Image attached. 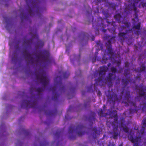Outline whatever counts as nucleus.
<instances>
[{"label": "nucleus", "mask_w": 146, "mask_h": 146, "mask_svg": "<svg viewBox=\"0 0 146 146\" xmlns=\"http://www.w3.org/2000/svg\"><path fill=\"white\" fill-rule=\"evenodd\" d=\"M86 128V127L82 124L77 125L76 128L74 126H70L68 130L69 139L71 140L76 139V136L73 135V133L75 132L79 136H82L85 134Z\"/></svg>", "instance_id": "2"}, {"label": "nucleus", "mask_w": 146, "mask_h": 146, "mask_svg": "<svg viewBox=\"0 0 146 146\" xmlns=\"http://www.w3.org/2000/svg\"><path fill=\"white\" fill-rule=\"evenodd\" d=\"M129 63L128 62H126L125 63V66L126 67H128L129 66Z\"/></svg>", "instance_id": "47"}, {"label": "nucleus", "mask_w": 146, "mask_h": 146, "mask_svg": "<svg viewBox=\"0 0 146 146\" xmlns=\"http://www.w3.org/2000/svg\"><path fill=\"white\" fill-rule=\"evenodd\" d=\"M92 86L93 85H92L88 88V91L90 92L91 90L93 91Z\"/></svg>", "instance_id": "44"}, {"label": "nucleus", "mask_w": 146, "mask_h": 146, "mask_svg": "<svg viewBox=\"0 0 146 146\" xmlns=\"http://www.w3.org/2000/svg\"><path fill=\"white\" fill-rule=\"evenodd\" d=\"M95 1L98 3H100L101 2L104 1L105 0H95Z\"/></svg>", "instance_id": "50"}, {"label": "nucleus", "mask_w": 146, "mask_h": 146, "mask_svg": "<svg viewBox=\"0 0 146 146\" xmlns=\"http://www.w3.org/2000/svg\"><path fill=\"white\" fill-rule=\"evenodd\" d=\"M141 0H133V3H131V4L128 5L126 7L129 10L132 11L133 10L135 17L138 18V13L139 11L137 10V8L136 6L137 5L138 3Z\"/></svg>", "instance_id": "8"}, {"label": "nucleus", "mask_w": 146, "mask_h": 146, "mask_svg": "<svg viewBox=\"0 0 146 146\" xmlns=\"http://www.w3.org/2000/svg\"><path fill=\"white\" fill-rule=\"evenodd\" d=\"M25 133L26 135H29V132L27 130H25Z\"/></svg>", "instance_id": "51"}, {"label": "nucleus", "mask_w": 146, "mask_h": 146, "mask_svg": "<svg viewBox=\"0 0 146 146\" xmlns=\"http://www.w3.org/2000/svg\"><path fill=\"white\" fill-rule=\"evenodd\" d=\"M93 131V138L95 139L97 137V135H98L100 134V132L96 127H94L92 130Z\"/></svg>", "instance_id": "21"}, {"label": "nucleus", "mask_w": 146, "mask_h": 146, "mask_svg": "<svg viewBox=\"0 0 146 146\" xmlns=\"http://www.w3.org/2000/svg\"><path fill=\"white\" fill-rule=\"evenodd\" d=\"M108 58H103L102 59V62L103 63H105L108 60Z\"/></svg>", "instance_id": "43"}, {"label": "nucleus", "mask_w": 146, "mask_h": 146, "mask_svg": "<svg viewBox=\"0 0 146 146\" xmlns=\"http://www.w3.org/2000/svg\"><path fill=\"white\" fill-rule=\"evenodd\" d=\"M102 31L104 33H105L106 31V30L105 29L104 27L102 28Z\"/></svg>", "instance_id": "56"}, {"label": "nucleus", "mask_w": 146, "mask_h": 146, "mask_svg": "<svg viewBox=\"0 0 146 146\" xmlns=\"http://www.w3.org/2000/svg\"><path fill=\"white\" fill-rule=\"evenodd\" d=\"M31 36V38L29 39L26 40L24 39L23 40V44H25L26 46L30 47L32 44L33 40L34 39H38V36L36 32L35 33H30Z\"/></svg>", "instance_id": "10"}, {"label": "nucleus", "mask_w": 146, "mask_h": 146, "mask_svg": "<svg viewBox=\"0 0 146 146\" xmlns=\"http://www.w3.org/2000/svg\"><path fill=\"white\" fill-rule=\"evenodd\" d=\"M92 40H94V37L92 38Z\"/></svg>", "instance_id": "63"}, {"label": "nucleus", "mask_w": 146, "mask_h": 146, "mask_svg": "<svg viewBox=\"0 0 146 146\" xmlns=\"http://www.w3.org/2000/svg\"><path fill=\"white\" fill-rule=\"evenodd\" d=\"M143 105L142 108V111L143 112H146V103H143Z\"/></svg>", "instance_id": "36"}, {"label": "nucleus", "mask_w": 146, "mask_h": 146, "mask_svg": "<svg viewBox=\"0 0 146 146\" xmlns=\"http://www.w3.org/2000/svg\"><path fill=\"white\" fill-rule=\"evenodd\" d=\"M145 69V66H141L139 69H138V71L139 72H141L142 71H144Z\"/></svg>", "instance_id": "34"}, {"label": "nucleus", "mask_w": 146, "mask_h": 146, "mask_svg": "<svg viewBox=\"0 0 146 146\" xmlns=\"http://www.w3.org/2000/svg\"><path fill=\"white\" fill-rule=\"evenodd\" d=\"M61 131L58 132L57 131L56 132V133L54 134V136L57 137L58 138L60 136V135L61 134Z\"/></svg>", "instance_id": "37"}, {"label": "nucleus", "mask_w": 146, "mask_h": 146, "mask_svg": "<svg viewBox=\"0 0 146 146\" xmlns=\"http://www.w3.org/2000/svg\"><path fill=\"white\" fill-rule=\"evenodd\" d=\"M97 94L98 96H100L101 95H102V93L100 91H98L97 93Z\"/></svg>", "instance_id": "52"}, {"label": "nucleus", "mask_w": 146, "mask_h": 146, "mask_svg": "<svg viewBox=\"0 0 146 146\" xmlns=\"http://www.w3.org/2000/svg\"><path fill=\"white\" fill-rule=\"evenodd\" d=\"M129 82V80L128 79V78L127 79H124L123 78L122 80V85L124 86V87H123L122 88L123 90L121 92V94H123L124 92V90L125 88V87H126L128 84Z\"/></svg>", "instance_id": "17"}, {"label": "nucleus", "mask_w": 146, "mask_h": 146, "mask_svg": "<svg viewBox=\"0 0 146 146\" xmlns=\"http://www.w3.org/2000/svg\"><path fill=\"white\" fill-rule=\"evenodd\" d=\"M62 79L61 76H57L54 80L55 83L54 86L50 88V89L53 93L52 99L53 101H57L59 96V94L56 92L57 87H59V90L61 93L65 92L66 90V87L65 85H63L62 82Z\"/></svg>", "instance_id": "1"}, {"label": "nucleus", "mask_w": 146, "mask_h": 146, "mask_svg": "<svg viewBox=\"0 0 146 146\" xmlns=\"http://www.w3.org/2000/svg\"><path fill=\"white\" fill-rule=\"evenodd\" d=\"M109 7H111L113 9H115V8L116 5L113 3H109Z\"/></svg>", "instance_id": "29"}, {"label": "nucleus", "mask_w": 146, "mask_h": 146, "mask_svg": "<svg viewBox=\"0 0 146 146\" xmlns=\"http://www.w3.org/2000/svg\"><path fill=\"white\" fill-rule=\"evenodd\" d=\"M100 70L99 71V75L100 77L98 79H95V82L94 85H98L100 82L102 83L104 80V77L105 76L106 72L108 70V68L105 65L100 66Z\"/></svg>", "instance_id": "6"}, {"label": "nucleus", "mask_w": 146, "mask_h": 146, "mask_svg": "<svg viewBox=\"0 0 146 146\" xmlns=\"http://www.w3.org/2000/svg\"><path fill=\"white\" fill-rule=\"evenodd\" d=\"M38 43L39 46H43L44 45V42L41 40H38Z\"/></svg>", "instance_id": "38"}, {"label": "nucleus", "mask_w": 146, "mask_h": 146, "mask_svg": "<svg viewBox=\"0 0 146 146\" xmlns=\"http://www.w3.org/2000/svg\"><path fill=\"white\" fill-rule=\"evenodd\" d=\"M125 99L127 102L131 105H132L134 107V109H129V113L130 114L134 113L136 111L137 106L135 102L131 101L129 99L130 98V92L129 91H127L125 92Z\"/></svg>", "instance_id": "9"}, {"label": "nucleus", "mask_w": 146, "mask_h": 146, "mask_svg": "<svg viewBox=\"0 0 146 146\" xmlns=\"http://www.w3.org/2000/svg\"><path fill=\"white\" fill-rule=\"evenodd\" d=\"M118 146H123V145H122L120 144V145H119Z\"/></svg>", "instance_id": "64"}, {"label": "nucleus", "mask_w": 146, "mask_h": 146, "mask_svg": "<svg viewBox=\"0 0 146 146\" xmlns=\"http://www.w3.org/2000/svg\"><path fill=\"white\" fill-rule=\"evenodd\" d=\"M112 72V73H113V75H114V76H115V73L117 72V69L115 67H112L110 68Z\"/></svg>", "instance_id": "28"}, {"label": "nucleus", "mask_w": 146, "mask_h": 146, "mask_svg": "<svg viewBox=\"0 0 146 146\" xmlns=\"http://www.w3.org/2000/svg\"><path fill=\"white\" fill-rule=\"evenodd\" d=\"M124 124L123 123H120V128L122 127H123V125Z\"/></svg>", "instance_id": "57"}, {"label": "nucleus", "mask_w": 146, "mask_h": 146, "mask_svg": "<svg viewBox=\"0 0 146 146\" xmlns=\"http://www.w3.org/2000/svg\"><path fill=\"white\" fill-rule=\"evenodd\" d=\"M132 28L134 29L139 30L140 28V23H139L137 25L133 26Z\"/></svg>", "instance_id": "30"}, {"label": "nucleus", "mask_w": 146, "mask_h": 146, "mask_svg": "<svg viewBox=\"0 0 146 146\" xmlns=\"http://www.w3.org/2000/svg\"><path fill=\"white\" fill-rule=\"evenodd\" d=\"M28 6V11L30 16L35 13L34 10L36 9V14L39 16V13L41 11V9L38 6L37 3L39 0H25Z\"/></svg>", "instance_id": "3"}, {"label": "nucleus", "mask_w": 146, "mask_h": 146, "mask_svg": "<svg viewBox=\"0 0 146 146\" xmlns=\"http://www.w3.org/2000/svg\"><path fill=\"white\" fill-rule=\"evenodd\" d=\"M82 35L83 36L84 38H86V37H87V38H88V34L87 33H85L83 32L82 33Z\"/></svg>", "instance_id": "42"}, {"label": "nucleus", "mask_w": 146, "mask_h": 146, "mask_svg": "<svg viewBox=\"0 0 146 146\" xmlns=\"http://www.w3.org/2000/svg\"><path fill=\"white\" fill-rule=\"evenodd\" d=\"M99 29L97 27H96L95 30V33L97 35L99 34Z\"/></svg>", "instance_id": "46"}, {"label": "nucleus", "mask_w": 146, "mask_h": 146, "mask_svg": "<svg viewBox=\"0 0 146 146\" xmlns=\"http://www.w3.org/2000/svg\"><path fill=\"white\" fill-rule=\"evenodd\" d=\"M50 53L49 52L46 50H44L41 54L37 55L36 56L38 58H41L44 62L46 61L48 62L49 61V57Z\"/></svg>", "instance_id": "12"}, {"label": "nucleus", "mask_w": 146, "mask_h": 146, "mask_svg": "<svg viewBox=\"0 0 146 146\" xmlns=\"http://www.w3.org/2000/svg\"><path fill=\"white\" fill-rule=\"evenodd\" d=\"M129 69H126L125 70L124 75L125 76L127 77L130 74V73L129 72Z\"/></svg>", "instance_id": "33"}, {"label": "nucleus", "mask_w": 146, "mask_h": 146, "mask_svg": "<svg viewBox=\"0 0 146 146\" xmlns=\"http://www.w3.org/2000/svg\"><path fill=\"white\" fill-rule=\"evenodd\" d=\"M105 17L107 18L109 17L108 16L107 14H106L105 15Z\"/></svg>", "instance_id": "61"}, {"label": "nucleus", "mask_w": 146, "mask_h": 146, "mask_svg": "<svg viewBox=\"0 0 146 146\" xmlns=\"http://www.w3.org/2000/svg\"><path fill=\"white\" fill-rule=\"evenodd\" d=\"M44 89V88H31L30 89V92L31 93H32L34 90L37 92L38 94H39L41 92H43Z\"/></svg>", "instance_id": "19"}, {"label": "nucleus", "mask_w": 146, "mask_h": 146, "mask_svg": "<svg viewBox=\"0 0 146 146\" xmlns=\"http://www.w3.org/2000/svg\"><path fill=\"white\" fill-rule=\"evenodd\" d=\"M37 102L35 100H34L32 102L31 100L27 101L24 100L23 101L21 105L22 108H25L26 109L30 108H35L37 106Z\"/></svg>", "instance_id": "7"}, {"label": "nucleus", "mask_w": 146, "mask_h": 146, "mask_svg": "<svg viewBox=\"0 0 146 146\" xmlns=\"http://www.w3.org/2000/svg\"><path fill=\"white\" fill-rule=\"evenodd\" d=\"M114 18L118 23H120L121 22L122 17L119 13L116 14L114 16Z\"/></svg>", "instance_id": "20"}, {"label": "nucleus", "mask_w": 146, "mask_h": 146, "mask_svg": "<svg viewBox=\"0 0 146 146\" xmlns=\"http://www.w3.org/2000/svg\"><path fill=\"white\" fill-rule=\"evenodd\" d=\"M96 9V11H94V13H98L99 12V8H98V6H97V7Z\"/></svg>", "instance_id": "49"}, {"label": "nucleus", "mask_w": 146, "mask_h": 146, "mask_svg": "<svg viewBox=\"0 0 146 146\" xmlns=\"http://www.w3.org/2000/svg\"><path fill=\"white\" fill-rule=\"evenodd\" d=\"M104 37L105 39L107 40V42L106 43V46L108 53L110 55H112L113 54V52L111 44L115 42L116 41V36H111L110 35H106Z\"/></svg>", "instance_id": "5"}, {"label": "nucleus", "mask_w": 146, "mask_h": 146, "mask_svg": "<svg viewBox=\"0 0 146 146\" xmlns=\"http://www.w3.org/2000/svg\"><path fill=\"white\" fill-rule=\"evenodd\" d=\"M113 117H114V120L115 121H117L118 119V117L117 116V114H115L113 116Z\"/></svg>", "instance_id": "45"}, {"label": "nucleus", "mask_w": 146, "mask_h": 146, "mask_svg": "<svg viewBox=\"0 0 146 146\" xmlns=\"http://www.w3.org/2000/svg\"><path fill=\"white\" fill-rule=\"evenodd\" d=\"M5 21L6 23H7V18H5Z\"/></svg>", "instance_id": "62"}, {"label": "nucleus", "mask_w": 146, "mask_h": 146, "mask_svg": "<svg viewBox=\"0 0 146 146\" xmlns=\"http://www.w3.org/2000/svg\"><path fill=\"white\" fill-rule=\"evenodd\" d=\"M92 117L91 116H90L89 118V120L90 121L91 120H93L94 121H95L96 119L95 117L96 116V113L94 112L92 113Z\"/></svg>", "instance_id": "26"}, {"label": "nucleus", "mask_w": 146, "mask_h": 146, "mask_svg": "<svg viewBox=\"0 0 146 146\" xmlns=\"http://www.w3.org/2000/svg\"><path fill=\"white\" fill-rule=\"evenodd\" d=\"M103 109L104 111H105V110L106 109V106L105 105H104L103 106Z\"/></svg>", "instance_id": "54"}, {"label": "nucleus", "mask_w": 146, "mask_h": 146, "mask_svg": "<svg viewBox=\"0 0 146 146\" xmlns=\"http://www.w3.org/2000/svg\"><path fill=\"white\" fill-rule=\"evenodd\" d=\"M35 76L36 80L39 82L44 87L46 86L48 84L49 80L46 76L45 71H42L40 72L36 73Z\"/></svg>", "instance_id": "4"}, {"label": "nucleus", "mask_w": 146, "mask_h": 146, "mask_svg": "<svg viewBox=\"0 0 146 146\" xmlns=\"http://www.w3.org/2000/svg\"><path fill=\"white\" fill-rule=\"evenodd\" d=\"M108 92V94H106V96L108 99L111 100L112 101L113 100L114 102L118 100L117 96L116 93L113 92L111 94L109 91Z\"/></svg>", "instance_id": "15"}, {"label": "nucleus", "mask_w": 146, "mask_h": 146, "mask_svg": "<svg viewBox=\"0 0 146 146\" xmlns=\"http://www.w3.org/2000/svg\"><path fill=\"white\" fill-rule=\"evenodd\" d=\"M128 137L129 140L133 143H134L135 142H138V138L137 137L134 138L132 135H130Z\"/></svg>", "instance_id": "23"}, {"label": "nucleus", "mask_w": 146, "mask_h": 146, "mask_svg": "<svg viewBox=\"0 0 146 146\" xmlns=\"http://www.w3.org/2000/svg\"><path fill=\"white\" fill-rule=\"evenodd\" d=\"M113 73H109L106 77V81L109 83H112L113 80L115 79V76L113 77Z\"/></svg>", "instance_id": "18"}, {"label": "nucleus", "mask_w": 146, "mask_h": 146, "mask_svg": "<svg viewBox=\"0 0 146 146\" xmlns=\"http://www.w3.org/2000/svg\"><path fill=\"white\" fill-rule=\"evenodd\" d=\"M92 27H94V25H96H96L97 26H98V25H99L98 24V23H97V22H96L95 21V23H94L93 21H94V19L93 18V17H92Z\"/></svg>", "instance_id": "40"}, {"label": "nucleus", "mask_w": 146, "mask_h": 146, "mask_svg": "<svg viewBox=\"0 0 146 146\" xmlns=\"http://www.w3.org/2000/svg\"><path fill=\"white\" fill-rule=\"evenodd\" d=\"M116 123L114 122L112 123V125L113 126L112 131L110 132V134L112 135L113 138L115 139H117V137L120 135V132L119 131H116L118 130V126L116 125Z\"/></svg>", "instance_id": "13"}, {"label": "nucleus", "mask_w": 146, "mask_h": 146, "mask_svg": "<svg viewBox=\"0 0 146 146\" xmlns=\"http://www.w3.org/2000/svg\"><path fill=\"white\" fill-rule=\"evenodd\" d=\"M63 75L64 78L65 79L68 78L70 75V74L68 72L66 71L63 72Z\"/></svg>", "instance_id": "27"}, {"label": "nucleus", "mask_w": 146, "mask_h": 146, "mask_svg": "<svg viewBox=\"0 0 146 146\" xmlns=\"http://www.w3.org/2000/svg\"><path fill=\"white\" fill-rule=\"evenodd\" d=\"M111 65V63H108V64L107 65V66H108V67L110 66V65Z\"/></svg>", "instance_id": "59"}, {"label": "nucleus", "mask_w": 146, "mask_h": 146, "mask_svg": "<svg viewBox=\"0 0 146 146\" xmlns=\"http://www.w3.org/2000/svg\"><path fill=\"white\" fill-rule=\"evenodd\" d=\"M141 5H142V7L143 8H146V2L143 1L141 2L139 5V7H140Z\"/></svg>", "instance_id": "31"}, {"label": "nucleus", "mask_w": 146, "mask_h": 146, "mask_svg": "<svg viewBox=\"0 0 146 146\" xmlns=\"http://www.w3.org/2000/svg\"><path fill=\"white\" fill-rule=\"evenodd\" d=\"M140 88H143V86H141ZM135 89L136 90H138V93L139 96L140 97H144V98L146 100V94L145 92V89L144 88H141V89H139L137 87H136Z\"/></svg>", "instance_id": "16"}, {"label": "nucleus", "mask_w": 146, "mask_h": 146, "mask_svg": "<svg viewBox=\"0 0 146 146\" xmlns=\"http://www.w3.org/2000/svg\"><path fill=\"white\" fill-rule=\"evenodd\" d=\"M123 131L125 133H127L128 132L129 129L126 127H123Z\"/></svg>", "instance_id": "41"}, {"label": "nucleus", "mask_w": 146, "mask_h": 146, "mask_svg": "<svg viewBox=\"0 0 146 146\" xmlns=\"http://www.w3.org/2000/svg\"><path fill=\"white\" fill-rule=\"evenodd\" d=\"M125 29V26H121L119 29L120 32L118 34V36L120 42H124L125 39L126 38V36L128 31V30H126L125 32H121Z\"/></svg>", "instance_id": "11"}, {"label": "nucleus", "mask_w": 146, "mask_h": 146, "mask_svg": "<svg viewBox=\"0 0 146 146\" xmlns=\"http://www.w3.org/2000/svg\"><path fill=\"white\" fill-rule=\"evenodd\" d=\"M115 145L113 143H110L108 145V146H115Z\"/></svg>", "instance_id": "55"}, {"label": "nucleus", "mask_w": 146, "mask_h": 146, "mask_svg": "<svg viewBox=\"0 0 146 146\" xmlns=\"http://www.w3.org/2000/svg\"><path fill=\"white\" fill-rule=\"evenodd\" d=\"M126 27L127 28H129L131 26V23L130 22H125L123 23Z\"/></svg>", "instance_id": "32"}, {"label": "nucleus", "mask_w": 146, "mask_h": 146, "mask_svg": "<svg viewBox=\"0 0 146 146\" xmlns=\"http://www.w3.org/2000/svg\"><path fill=\"white\" fill-rule=\"evenodd\" d=\"M44 112L46 114V115L51 116L53 115L55 113L53 111H47V110H44Z\"/></svg>", "instance_id": "25"}, {"label": "nucleus", "mask_w": 146, "mask_h": 146, "mask_svg": "<svg viewBox=\"0 0 146 146\" xmlns=\"http://www.w3.org/2000/svg\"><path fill=\"white\" fill-rule=\"evenodd\" d=\"M116 63H117V65L119 67L120 65V64H121V62L120 61H117L116 62Z\"/></svg>", "instance_id": "48"}, {"label": "nucleus", "mask_w": 146, "mask_h": 146, "mask_svg": "<svg viewBox=\"0 0 146 146\" xmlns=\"http://www.w3.org/2000/svg\"><path fill=\"white\" fill-rule=\"evenodd\" d=\"M15 58V56H13L12 58V60L13 61H15V60H14V58Z\"/></svg>", "instance_id": "58"}, {"label": "nucleus", "mask_w": 146, "mask_h": 146, "mask_svg": "<svg viewBox=\"0 0 146 146\" xmlns=\"http://www.w3.org/2000/svg\"><path fill=\"white\" fill-rule=\"evenodd\" d=\"M142 123L143 126L142 127L141 132L142 134H143L144 132L145 127H146V119L144 118L143 119Z\"/></svg>", "instance_id": "24"}, {"label": "nucleus", "mask_w": 146, "mask_h": 146, "mask_svg": "<svg viewBox=\"0 0 146 146\" xmlns=\"http://www.w3.org/2000/svg\"><path fill=\"white\" fill-rule=\"evenodd\" d=\"M106 22L107 23L109 24H110L111 23V22H109L108 20H107Z\"/></svg>", "instance_id": "60"}, {"label": "nucleus", "mask_w": 146, "mask_h": 146, "mask_svg": "<svg viewBox=\"0 0 146 146\" xmlns=\"http://www.w3.org/2000/svg\"><path fill=\"white\" fill-rule=\"evenodd\" d=\"M105 111H104L102 109H100L98 110V114L100 117H105L107 115V113H105Z\"/></svg>", "instance_id": "22"}, {"label": "nucleus", "mask_w": 146, "mask_h": 146, "mask_svg": "<svg viewBox=\"0 0 146 146\" xmlns=\"http://www.w3.org/2000/svg\"><path fill=\"white\" fill-rule=\"evenodd\" d=\"M24 56L28 59L29 62H31L32 63H34L33 58L31 54H30L26 49H24L23 50Z\"/></svg>", "instance_id": "14"}, {"label": "nucleus", "mask_w": 146, "mask_h": 146, "mask_svg": "<svg viewBox=\"0 0 146 146\" xmlns=\"http://www.w3.org/2000/svg\"><path fill=\"white\" fill-rule=\"evenodd\" d=\"M134 143L133 146H138V142H135Z\"/></svg>", "instance_id": "53"}, {"label": "nucleus", "mask_w": 146, "mask_h": 146, "mask_svg": "<svg viewBox=\"0 0 146 146\" xmlns=\"http://www.w3.org/2000/svg\"><path fill=\"white\" fill-rule=\"evenodd\" d=\"M88 11H87V12L88 14H90V15H92V9L91 8L89 7L88 8Z\"/></svg>", "instance_id": "39"}, {"label": "nucleus", "mask_w": 146, "mask_h": 146, "mask_svg": "<svg viewBox=\"0 0 146 146\" xmlns=\"http://www.w3.org/2000/svg\"><path fill=\"white\" fill-rule=\"evenodd\" d=\"M20 18L22 20L25 19V16L24 13H21L20 14Z\"/></svg>", "instance_id": "35"}]
</instances>
